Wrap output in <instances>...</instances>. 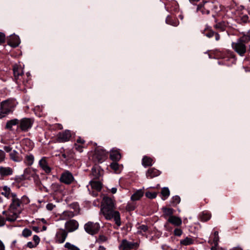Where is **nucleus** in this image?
I'll return each instance as SVG.
<instances>
[{"mask_svg":"<svg viewBox=\"0 0 250 250\" xmlns=\"http://www.w3.org/2000/svg\"><path fill=\"white\" fill-rule=\"evenodd\" d=\"M115 204L113 200L110 197H104L101 205V212L107 220L113 219L117 229L121 225L120 213L118 211L115 210Z\"/></svg>","mask_w":250,"mask_h":250,"instance_id":"f257e3e1","label":"nucleus"},{"mask_svg":"<svg viewBox=\"0 0 250 250\" xmlns=\"http://www.w3.org/2000/svg\"><path fill=\"white\" fill-rule=\"evenodd\" d=\"M29 202L30 200L27 196L23 195L20 198L17 194L16 195L10 200L8 207L10 213L8 215L7 219L11 222L15 221L23 210L24 206Z\"/></svg>","mask_w":250,"mask_h":250,"instance_id":"f03ea898","label":"nucleus"},{"mask_svg":"<svg viewBox=\"0 0 250 250\" xmlns=\"http://www.w3.org/2000/svg\"><path fill=\"white\" fill-rule=\"evenodd\" d=\"M250 41V36L244 35L231 43L232 49L240 56H244L246 52V44Z\"/></svg>","mask_w":250,"mask_h":250,"instance_id":"7ed1b4c3","label":"nucleus"},{"mask_svg":"<svg viewBox=\"0 0 250 250\" xmlns=\"http://www.w3.org/2000/svg\"><path fill=\"white\" fill-rule=\"evenodd\" d=\"M107 157V152L102 148H97L92 155V159L95 163H102Z\"/></svg>","mask_w":250,"mask_h":250,"instance_id":"20e7f679","label":"nucleus"},{"mask_svg":"<svg viewBox=\"0 0 250 250\" xmlns=\"http://www.w3.org/2000/svg\"><path fill=\"white\" fill-rule=\"evenodd\" d=\"M100 229V225L98 223L89 221L84 226L85 231L90 235L97 234Z\"/></svg>","mask_w":250,"mask_h":250,"instance_id":"39448f33","label":"nucleus"},{"mask_svg":"<svg viewBox=\"0 0 250 250\" xmlns=\"http://www.w3.org/2000/svg\"><path fill=\"white\" fill-rule=\"evenodd\" d=\"M102 184L99 181H91L89 182V184L87 186L89 193L93 196H96L98 192L102 189Z\"/></svg>","mask_w":250,"mask_h":250,"instance_id":"423d86ee","label":"nucleus"},{"mask_svg":"<svg viewBox=\"0 0 250 250\" xmlns=\"http://www.w3.org/2000/svg\"><path fill=\"white\" fill-rule=\"evenodd\" d=\"M68 233L65 229H57L54 238L55 242L58 244L64 243L67 237Z\"/></svg>","mask_w":250,"mask_h":250,"instance_id":"0eeeda50","label":"nucleus"},{"mask_svg":"<svg viewBox=\"0 0 250 250\" xmlns=\"http://www.w3.org/2000/svg\"><path fill=\"white\" fill-rule=\"evenodd\" d=\"M138 246L139 245L137 243L131 242L126 240H123L119 246V249L120 250H136L138 248Z\"/></svg>","mask_w":250,"mask_h":250,"instance_id":"6e6552de","label":"nucleus"},{"mask_svg":"<svg viewBox=\"0 0 250 250\" xmlns=\"http://www.w3.org/2000/svg\"><path fill=\"white\" fill-rule=\"evenodd\" d=\"M22 176L24 179L29 180H33L35 181H37L39 178L36 171L29 167L24 169Z\"/></svg>","mask_w":250,"mask_h":250,"instance_id":"1a4fd4ad","label":"nucleus"},{"mask_svg":"<svg viewBox=\"0 0 250 250\" xmlns=\"http://www.w3.org/2000/svg\"><path fill=\"white\" fill-rule=\"evenodd\" d=\"M15 106V102L12 100H7L1 103L0 108L3 112L9 114L11 112Z\"/></svg>","mask_w":250,"mask_h":250,"instance_id":"9d476101","label":"nucleus"},{"mask_svg":"<svg viewBox=\"0 0 250 250\" xmlns=\"http://www.w3.org/2000/svg\"><path fill=\"white\" fill-rule=\"evenodd\" d=\"M33 120L30 118H23L20 121L19 127L23 131H27L31 128Z\"/></svg>","mask_w":250,"mask_h":250,"instance_id":"9b49d317","label":"nucleus"},{"mask_svg":"<svg viewBox=\"0 0 250 250\" xmlns=\"http://www.w3.org/2000/svg\"><path fill=\"white\" fill-rule=\"evenodd\" d=\"M74 180L72 173L68 170L64 171L60 178V181L65 184H70Z\"/></svg>","mask_w":250,"mask_h":250,"instance_id":"f8f14e48","label":"nucleus"},{"mask_svg":"<svg viewBox=\"0 0 250 250\" xmlns=\"http://www.w3.org/2000/svg\"><path fill=\"white\" fill-rule=\"evenodd\" d=\"M64 226L67 231L71 232L77 230L79 228V225L77 221L71 219L66 221Z\"/></svg>","mask_w":250,"mask_h":250,"instance_id":"ddd939ff","label":"nucleus"},{"mask_svg":"<svg viewBox=\"0 0 250 250\" xmlns=\"http://www.w3.org/2000/svg\"><path fill=\"white\" fill-rule=\"evenodd\" d=\"M1 194L10 200L17 195L15 192H12L11 188L6 186L2 187Z\"/></svg>","mask_w":250,"mask_h":250,"instance_id":"4468645a","label":"nucleus"},{"mask_svg":"<svg viewBox=\"0 0 250 250\" xmlns=\"http://www.w3.org/2000/svg\"><path fill=\"white\" fill-rule=\"evenodd\" d=\"M210 4H211L210 3L205 1L203 4L198 5L197 11L201 12L203 15L208 14L209 13V9L208 8Z\"/></svg>","mask_w":250,"mask_h":250,"instance_id":"2eb2a0df","label":"nucleus"},{"mask_svg":"<svg viewBox=\"0 0 250 250\" xmlns=\"http://www.w3.org/2000/svg\"><path fill=\"white\" fill-rule=\"evenodd\" d=\"M76 213L74 211L65 210L62 212L59 216V220H67L73 218L75 216Z\"/></svg>","mask_w":250,"mask_h":250,"instance_id":"dca6fc26","label":"nucleus"},{"mask_svg":"<svg viewBox=\"0 0 250 250\" xmlns=\"http://www.w3.org/2000/svg\"><path fill=\"white\" fill-rule=\"evenodd\" d=\"M13 73L15 79L16 80H19L23 73L21 66L17 64L13 66Z\"/></svg>","mask_w":250,"mask_h":250,"instance_id":"f3484780","label":"nucleus"},{"mask_svg":"<svg viewBox=\"0 0 250 250\" xmlns=\"http://www.w3.org/2000/svg\"><path fill=\"white\" fill-rule=\"evenodd\" d=\"M9 157L10 160L17 163L21 162L23 159L22 156L15 150L9 153Z\"/></svg>","mask_w":250,"mask_h":250,"instance_id":"a211bd4d","label":"nucleus"},{"mask_svg":"<svg viewBox=\"0 0 250 250\" xmlns=\"http://www.w3.org/2000/svg\"><path fill=\"white\" fill-rule=\"evenodd\" d=\"M110 158L113 162H118L121 158V154L119 150L112 149L110 152Z\"/></svg>","mask_w":250,"mask_h":250,"instance_id":"6ab92c4d","label":"nucleus"},{"mask_svg":"<svg viewBox=\"0 0 250 250\" xmlns=\"http://www.w3.org/2000/svg\"><path fill=\"white\" fill-rule=\"evenodd\" d=\"M39 166L46 173H49L51 172V168L48 166L45 159V157L42 158L39 161Z\"/></svg>","mask_w":250,"mask_h":250,"instance_id":"aec40b11","label":"nucleus"},{"mask_svg":"<svg viewBox=\"0 0 250 250\" xmlns=\"http://www.w3.org/2000/svg\"><path fill=\"white\" fill-rule=\"evenodd\" d=\"M13 170L10 167H0V175L2 177L12 175Z\"/></svg>","mask_w":250,"mask_h":250,"instance_id":"412c9836","label":"nucleus"},{"mask_svg":"<svg viewBox=\"0 0 250 250\" xmlns=\"http://www.w3.org/2000/svg\"><path fill=\"white\" fill-rule=\"evenodd\" d=\"M160 173L161 172L159 170L155 168H151L147 170L146 173V176L147 178L151 179L159 176Z\"/></svg>","mask_w":250,"mask_h":250,"instance_id":"4be33fe9","label":"nucleus"},{"mask_svg":"<svg viewBox=\"0 0 250 250\" xmlns=\"http://www.w3.org/2000/svg\"><path fill=\"white\" fill-rule=\"evenodd\" d=\"M20 43V40L19 36L16 35H13L10 36L8 44L12 47H17Z\"/></svg>","mask_w":250,"mask_h":250,"instance_id":"5701e85b","label":"nucleus"},{"mask_svg":"<svg viewBox=\"0 0 250 250\" xmlns=\"http://www.w3.org/2000/svg\"><path fill=\"white\" fill-rule=\"evenodd\" d=\"M168 221L175 226H179L182 223V220L180 218L173 215L169 217Z\"/></svg>","mask_w":250,"mask_h":250,"instance_id":"b1692460","label":"nucleus"},{"mask_svg":"<svg viewBox=\"0 0 250 250\" xmlns=\"http://www.w3.org/2000/svg\"><path fill=\"white\" fill-rule=\"evenodd\" d=\"M144 192L143 189L137 190L135 193L131 196V200L132 201H135L140 200L144 195Z\"/></svg>","mask_w":250,"mask_h":250,"instance_id":"393cba45","label":"nucleus"},{"mask_svg":"<svg viewBox=\"0 0 250 250\" xmlns=\"http://www.w3.org/2000/svg\"><path fill=\"white\" fill-rule=\"evenodd\" d=\"M142 164L145 167L151 166L153 165V159L147 156H145L142 159Z\"/></svg>","mask_w":250,"mask_h":250,"instance_id":"a878e982","label":"nucleus"},{"mask_svg":"<svg viewBox=\"0 0 250 250\" xmlns=\"http://www.w3.org/2000/svg\"><path fill=\"white\" fill-rule=\"evenodd\" d=\"M71 136L70 131L69 130H65L59 134V138L61 141H69L70 139Z\"/></svg>","mask_w":250,"mask_h":250,"instance_id":"bb28decb","label":"nucleus"},{"mask_svg":"<svg viewBox=\"0 0 250 250\" xmlns=\"http://www.w3.org/2000/svg\"><path fill=\"white\" fill-rule=\"evenodd\" d=\"M91 175L94 179H99L101 176L100 167L98 166H94L91 169Z\"/></svg>","mask_w":250,"mask_h":250,"instance_id":"cd10ccee","label":"nucleus"},{"mask_svg":"<svg viewBox=\"0 0 250 250\" xmlns=\"http://www.w3.org/2000/svg\"><path fill=\"white\" fill-rule=\"evenodd\" d=\"M110 168L113 170L115 172H120L122 169V166H120L117 162H113L110 165Z\"/></svg>","mask_w":250,"mask_h":250,"instance_id":"c85d7f7f","label":"nucleus"},{"mask_svg":"<svg viewBox=\"0 0 250 250\" xmlns=\"http://www.w3.org/2000/svg\"><path fill=\"white\" fill-rule=\"evenodd\" d=\"M34 161V157L32 154L27 155L24 159L25 164L29 166H31L33 165Z\"/></svg>","mask_w":250,"mask_h":250,"instance_id":"c756f323","label":"nucleus"},{"mask_svg":"<svg viewBox=\"0 0 250 250\" xmlns=\"http://www.w3.org/2000/svg\"><path fill=\"white\" fill-rule=\"evenodd\" d=\"M161 194L162 195V199L163 200H166L170 194V191L168 188H163L161 191Z\"/></svg>","mask_w":250,"mask_h":250,"instance_id":"7c9ffc66","label":"nucleus"},{"mask_svg":"<svg viewBox=\"0 0 250 250\" xmlns=\"http://www.w3.org/2000/svg\"><path fill=\"white\" fill-rule=\"evenodd\" d=\"M19 123V121L17 119H14L11 120L10 121H8L6 125V128L7 129H11L13 125H15L17 124H18Z\"/></svg>","mask_w":250,"mask_h":250,"instance_id":"2f4dec72","label":"nucleus"},{"mask_svg":"<svg viewBox=\"0 0 250 250\" xmlns=\"http://www.w3.org/2000/svg\"><path fill=\"white\" fill-rule=\"evenodd\" d=\"M193 240L191 238L187 237L180 241V244L182 245L188 246L193 244Z\"/></svg>","mask_w":250,"mask_h":250,"instance_id":"473e14b6","label":"nucleus"},{"mask_svg":"<svg viewBox=\"0 0 250 250\" xmlns=\"http://www.w3.org/2000/svg\"><path fill=\"white\" fill-rule=\"evenodd\" d=\"M163 210L165 216L169 217L173 216V209L171 208H163Z\"/></svg>","mask_w":250,"mask_h":250,"instance_id":"72a5a7b5","label":"nucleus"},{"mask_svg":"<svg viewBox=\"0 0 250 250\" xmlns=\"http://www.w3.org/2000/svg\"><path fill=\"white\" fill-rule=\"evenodd\" d=\"M128 202L126 206V209L127 211H133L134 210L135 208H136V203L133 202Z\"/></svg>","mask_w":250,"mask_h":250,"instance_id":"f704fd0d","label":"nucleus"},{"mask_svg":"<svg viewBox=\"0 0 250 250\" xmlns=\"http://www.w3.org/2000/svg\"><path fill=\"white\" fill-rule=\"evenodd\" d=\"M64 247L69 250H80L78 247L69 242H66L65 244Z\"/></svg>","mask_w":250,"mask_h":250,"instance_id":"c9c22d12","label":"nucleus"},{"mask_svg":"<svg viewBox=\"0 0 250 250\" xmlns=\"http://www.w3.org/2000/svg\"><path fill=\"white\" fill-rule=\"evenodd\" d=\"M180 197L179 196H174L172 198L171 204L172 206H175L178 204L180 202Z\"/></svg>","mask_w":250,"mask_h":250,"instance_id":"e433bc0d","label":"nucleus"},{"mask_svg":"<svg viewBox=\"0 0 250 250\" xmlns=\"http://www.w3.org/2000/svg\"><path fill=\"white\" fill-rule=\"evenodd\" d=\"M84 142H77L74 145V148L79 152L83 151L82 145Z\"/></svg>","mask_w":250,"mask_h":250,"instance_id":"4c0bfd02","label":"nucleus"},{"mask_svg":"<svg viewBox=\"0 0 250 250\" xmlns=\"http://www.w3.org/2000/svg\"><path fill=\"white\" fill-rule=\"evenodd\" d=\"M211 215L208 213L203 212L201 216V220L202 221L206 222L210 219Z\"/></svg>","mask_w":250,"mask_h":250,"instance_id":"58836bf2","label":"nucleus"},{"mask_svg":"<svg viewBox=\"0 0 250 250\" xmlns=\"http://www.w3.org/2000/svg\"><path fill=\"white\" fill-rule=\"evenodd\" d=\"M172 20L171 19V17L170 16H167V19L166 20V22L167 23L172 25L174 26H176L178 25L179 23L177 21H172Z\"/></svg>","mask_w":250,"mask_h":250,"instance_id":"ea45409f","label":"nucleus"},{"mask_svg":"<svg viewBox=\"0 0 250 250\" xmlns=\"http://www.w3.org/2000/svg\"><path fill=\"white\" fill-rule=\"evenodd\" d=\"M138 231L137 233L139 234H141L142 232H146L148 230V227L147 226L145 225H142L138 227Z\"/></svg>","mask_w":250,"mask_h":250,"instance_id":"a19ab883","label":"nucleus"},{"mask_svg":"<svg viewBox=\"0 0 250 250\" xmlns=\"http://www.w3.org/2000/svg\"><path fill=\"white\" fill-rule=\"evenodd\" d=\"M32 234V231L28 229L25 228L24 229L22 232V235L24 237H27L30 236Z\"/></svg>","mask_w":250,"mask_h":250,"instance_id":"79ce46f5","label":"nucleus"},{"mask_svg":"<svg viewBox=\"0 0 250 250\" xmlns=\"http://www.w3.org/2000/svg\"><path fill=\"white\" fill-rule=\"evenodd\" d=\"M219 240V237L218 235V232L215 231L214 232V237L213 239V242L215 245H218V243Z\"/></svg>","mask_w":250,"mask_h":250,"instance_id":"37998d69","label":"nucleus"},{"mask_svg":"<svg viewBox=\"0 0 250 250\" xmlns=\"http://www.w3.org/2000/svg\"><path fill=\"white\" fill-rule=\"evenodd\" d=\"M146 196L149 199H154L157 196V193L147 191L146 193Z\"/></svg>","mask_w":250,"mask_h":250,"instance_id":"c03bdc74","label":"nucleus"},{"mask_svg":"<svg viewBox=\"0 0 250 250\" xmlns=\"http://www.w3.org/2000/svg\"><path fill=\"white\" fill-rule=\"evenodd\" d=\"M6 159L5 153L2 150L0 149V164L4 162Z\"/></svg>","mask_w":250,"mask_h":250,"instance_id":"a18cd8bd","label":"nucleus"},{"mask_svg":"<svg viewBox=\"0 0 250 250\" xmlns=\"http://www.w3.org/2000/svg\"><path fill=\"white\" fill-rule=\"evenodd\" d=\"M107 237L104 235H100L99 236L98 239H97L96 242L98 243H103L104 242L107 240Z\"/></svg>","mask_w":250,"mask_h":250,"instance_id":"49530a36","label":"nucleus"},{"mask_svg":"<svg viewBox=\"0 0 250 250\" xmlns=\"http://www.w3.org/2000/svg\"><path fill=\"white\" fill-rule=\"evenodd\" d=\"M174 233L175 235L180 236L182 234V230L179 229H175L174 230Z\"/></svg>","mask_w":250,"mask_h":250,"instance_id":"de8ad7c7","label":"nucleus"},{"mask_svg":"<svg viewBox=\"0 0 250 250\" xmlns=\"http://www.w3.org/2000/svg\"><path fill=\"white\" fill-rule=\"evenodd\" d=\"M5 40V35L0 32V44L4 42Z\"/></svg>","mask_w":250,"mask_h":250,"instance_id":"09e8293b","label":"nucleus"},{"mask_svg":"<svg viewBox=\"0 0 250 250\" xmlns=\"http://www.w3.org/2000/svg\"><path fill=\"white\" fill-rule=\"evenodd\" d=\"M33 238V240L35 242V244L36 245H38L40 241V239L39 237L37 235H34Z\"/></svg>","mask_w":250,"mask_h":250,"instance_id":"8fccbe9b","label":"nucleus"},{"mask_svg":"<svg viewBox=\"0 0 250 250\" xmlns=\"http://www.w3.org/2000/svg\"><path fill=\"white\" fill-rule=\"evenodd\" d=\"M6 221V220L3 217L0 215V227L3 226L5 225Z\"/></svg>","mask_w":250,"mask_h":250,"instance_id":"3c124183","label":"nucleus"},{"mask_svg":"<svg viewBox=\"0 0 250 250\" xmlns=\"http://www.w3.org/2000/svg\"><path fill=\"white\" fill-rule=\"evenodd\" d=\"M71 208H73L75 210L76 212L77 210L79 209V205L77 203H73L70 205Z\"/></svg>","mask_w":250,"mask_h":250,"instance_id":"603ef678","label":"nucleus"},{"mask_svg":"<svg viewBox=\"0 0 250 250\" xmlns=\"http://www.w3.org/2000/svg\"><path fill=\"white\" fill-rule=\"evenodd\" d=\"M10 213V211H9V208H8L7 210H4L2 211V214L6 216V218L5 219L6 221H8L9 222H10L9 220L7 219V218L8 217V215H9Z\"/></svg>","mask_w":250,"mask_h":250,"instance_id":"864d4df0","label":"nucleus"},{"mask_svg":"<svg viewBox=\"0 0 250 250\" xmlns=\"http://www.w3.org/2000/svg\"><path fill=\"white\" fill-rule=\"evenodd\" d=\"M54 207H55V206L53 204H51V203H49V204H47V205L46 206L47 209L48 210H52L54 208Z\"/></svg>","mask_w":250,"mask_h":250,"instance_id":"5fc2aeb1","label":"nucleus"},{"mask_svg":"<svg viewBox=\"0 0 250 250\" xmlns=\"http://www.w3.org/2000/svg\"><path fill=\"white\" fill-rule=\"evenodd\" d=\"M215 33V32H214L210 31L208 33H207L206 34V36L208 38H211L214 36Z\"/></svg>","mask_w":250,"mask_h":250,"instance_id":"6e6d98bb","label":"nucleus"},{"mask_svg":"<svg viewBox=\"0 0 250 250\" xmlns=\"http://www.w3.org/2000/svg\"><path fill=\"white\" fill-rule=\"evenodd\" d=\"M37 246V245H36L35 243L33 244L32 242H28L27 243V247L29 248H33L36 247Z\"/></svg>","mask_w":250,"mask_h":250,"instance_id":"4d7b16f0","label":"nucleus"},{"mask_svg":"<svg viewBox=\"0 0 250 250\" xmlns=\"http://www.w3.org/2000/svg\"><path fill=\"white\" fill-rule=\"evenodd\" d=\"M8 113L3 112L2 108H0V119H2Z\"/></svg>","mask_w":250,"mask_h":250,"instance_id":"13d9d810","label":"nucleus"},{"mask_svg":"<svg viewBox=\"0 0 250 250\" xmlns=\"http://www.w3.org/2000/svg\"><path fill=\"white\" fill-rule=\"evenodd\" d=\"M3 149L6 152H9L12 150V147L10 146H4Z\"/></svg>","mask_w":250,"mask_h":250,"instance_id":"bf43d9fd","label":"nucleus"},{"mask_svg":"<svg viewBox=\"0 0 250 250\" xmlns=\"http://www.w3.org/2000/svg\"><path fill=\"white\" fill-rule=\"evenodd\" d=\"M242 22H246L248 20V17L247 15H244L242 17H240Z\"/></svg>","mask_w":250,"mask_h":250,"instance_id":"052dcab7","label":"nucleus"},{"mask_svg":"<svg viewBox=\"0 0 250 250\" xmlns=\"http://www.w3.org/2000/svg\"><path fill=\"white\" fill-rule=\"evenodd\" d=\"M0 250H5V247L3 243L0 240Z\"/></svg>","mask_w":250,"mask_h":250,"instance_id":"680f3d73","label":"nucleus"},{"mask_svg":"<svg viewBox=\"0 0 250 250\" xmlns=\"http://www.w3.org/2000/svg\"><path fill=\"white\" fill-rule=\"evenodd\" d=\"M216 41H218L220 39V35L217 33H215L214 36Z\"/></svg>","mask_w":250,"mask_h":250,"instance_id":"e2e57ef3","label":"nucleus"},{"mask_svg":"<svg viewBox=\"0 0 250 250\" xmlns=\"http://www.w3.org/2000/svg\"><path fill=\"white\" fill-rule=\"evenodd\" d=\"M117 190V188H112L111 189V192L112 193L115 194V193H116Z\"/></svg>","mask_w":250,"mask_h":250,"instance_id":"0e129e2a","label":"nucleus"},{"mask_svg":"<svg viewBox=\"0 0 250 250\" xmlns=\"http://www.w3.org/2000/svg\"><path fill=\"white\" fill-rule=\"evenodd\" d=\"M33 230L36 232L39 231V228L37 227H33Z\"/></svg>","mask_w":250,"mask_h":250,"instance_id":"69168bd1","label":"nucleus"},{"mask_svg":"<svg viewBox=\"0 0 250 250\" xmlns=\"http://www.w3.org/2000/svg\"><path fill=\"white\" fill-rule=\"evenodd\" d=\"M98 250H106V249L104 246H100L99 247Z\"/></svg>","mask_w":250,"mask_h":250,"instance_id":"338daca9","label":"nucleus"},{"mask_svg":"<svg viewBox=\"0 0 250 250\" xmlns=\"http://www.w3.org/2000/svg\"><path fill=\"white\" fill-rule=\"evenodd\" d=\"M217 246L214 245V246L211 247V250H217Z\"/></svg>","mask_w":250,"mask_h":250,"instance_id":"774afa93","label":"nucleus"}]
</instances>
